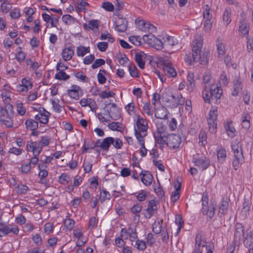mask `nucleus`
<instances>
[{"mask_svg":"<svg viewBox=\"0 0 253 253\" xmlns=\"http://www.w3.org/2000/svg\"><path fill=\"white\" fill-rule=\"evenodd\" d=\"M135 246L136 248L141 251H144L146 248V245L145 241L137 240L135 244Z\"/></svg>","mask_w":253,"mask_h":253,"instance_id":"obj_47","label":"nucleus"},{"mask_svg":"<svg viewBox=\"0 0 253 253\" xmlns=\"http://www.w3.org/2000/svg\"><path fill=\"white\" fill-rule=\"evenodd\" d=\"M136 125L137 126H148L147 120L139 115L137 116Z\"/></svg>","mask_w":253,"mask_h":253,"instance_id":"obj_42","label":"nucleus"},{"mask_svg":"<svg viewBox=\"0 0 253 253\" xmlns=\"http://www.w3.org/2000/svg\"><path fill=\"white\" fill-rule=\"evenodd\" d=\"M232 151H233L235 159L233 161V166L235 169L238 168L239 164L244 162V156L242 153V150L239 143L235 142L231 145Z\"/></svg>","mask_w":253,"mask_h":253,"instance_id":"obj_5","label":"nucleus"},{"mask_svg":"<svg viewBox=\"0 0 253 253\" xmlns=\"http://www.w3.org/2000/svg\"><path fill=\"white\" fill-rule=\"evenodd\" d=\"M97 46L100 51L104 52L107 49L108 44L106 42H99L97 43Z\"/></svg>","mask_w":253,"mask_h":253,"instance_id":"obj_61","label":"nucleus"},{"mask_svg":"<svg viewBox=\"0 0 253 253\" xmlns=\"http://www.w3.org/2000/svg\"><path fill=\"white\" fill-rule=\"evenodd\" d=\"M83 93V90L80 86L77 85H73L71 88L68 90V95L72 98L78 100L80 96Z\"/></svg>","mask_w":253,"mask_h":253,"instance_id":"obj_13","label":"nucleus"},{"mask_svg":"<svg viewBox=\"0 0 253 253\" xmlns=\"http://www.w3.org/2000/svg\"><path fill=\"white\" fill-rule=\"evenodd\" d=\"M177 184H175L174 185L175 190L172 192L171 196V199L173 202H176L180 197V191L181 187V184L177 179Z\"/></svg>","mask_w":253,"mask_h":253,"instance_id":"obj_19","label":"nucleus"},{"mask_svg":"<svg viewBox=\"0 0 253 253\" xmlns=\"http://www.w3.org/2000/svg\"><path fill=\"white\" fill-rule=\"evenodd\" d=\"M19 229L17 226L12 224L5 225L3 227H0V237L6 236L10 233L15 235L18 234Z\"/></svg>","mask_w":253,"mask_h":253,"instance_id":"obj_11","label":"nucleus"},{"mask_svg":"<svg viewBox=\"0 0 253 253\" xmlns=\"http://www.w3.org/2000/svg\"><path fill=\"white\" fill-rule=\"evenodd\" d=\"M202 241V236L200 234H197L195 238V248L193 253H202L200 246Z\"/></svg>","mask_w":253,"mask_h":253,"instance_id":"obj_28","label":"nucleus"},{"mask_svg":"<svg viewBox=\"0 0 253 253\" xmlns=\"http://www.w3.org/2000/svg\"><path fill=\"white\" fill-rule=\"evenodd\" d=\"M167 115V109L164 106L158 108L155 110V117L158 119H163L164 122L166 123L168 122Z\"/></svg>","mask_w":253,"mask_h":253,"instance_id":"obj_17","label":"nucleus"},{"mask_svg":"<svg viewBox=\"0 0 253 253\" xmlns=\"http://www.w3.org/2000/svg\"><path fill=\"white\" fill-rule=\"evenodd\" d=\"M49 144V139L46 137H42L39 143L29 141L27 144V150L32 151L33 154L39 155L42 150L43 146H47Z\"/></svg>","mask_w":253,"mask_h":253,"instance_id":"obj_2","label":"nucleus"},{"mask_svg":"<svg viewBox=\"0 0 253 253\" xmlns=\"http://www.w3.org/2000/svg\"><path fill=\"white\" fill-rule=\"evenodd\" d=\"M10 15L13 19H17L21 16L20 12V9L17 8H14L12 11L10 12Z\"/></svg>","mask_w":253,"mask_h":253,"instance_id":"obj_58","label":"nucleus"},{"mask_svg":"<svg viewBox=\"0 0 253 253\" xmlns=\"http://www.w3.org/2000/svg\"><path fill=\"white\" fill-rule=\"evenodd\" d=\"M100 23V21L98 20H91L88 21V25L87 24L84 23L83 25L84 28L87 30H91L94 31L98 30V27Z\"/></svg>","mask_w":253,"mask_h":253,"instance_id":"obj_18","label":"nucleus"},{"mask_svg":"<svg viewBox=\"0 0 253 253\" xmlns=\"http://www.w3.org/2000/svg\"><path fill=\"white\" fill-rule=\"evenodd\" d=\"M17 193L18 194H25L29 190L28 187L23 184H18L16 186Z\"/></svg>","mask_w":253,"mask_h":253,"instance_id":"obj_35","label":"nucleus"},{"mask_svg":"<svg viewBox=\"0 0 253 253\" xmlns=\"http://www.w3.org/2000/svg\"><path fill=\"white\" fill-rule=\"evenodd\" d=\"M130 75L133 77H138L137 69L134 64H130L128 67Z\"/></svg>","mask_w":253,"mask_h":253,"instance_id":"obj_51","label":"nucleus"},{"mask_svg":"<svg viewBox=\"0 0 253 253\" xmlns=\"http://www.w3.org/2000/svg\"><path fill=\"white\" fill-rule=\"evenodd\" d=\"M75 221L73 219L67 218L64 219V226L69 231L71 230L74 227Z\"/></svg>","mask_w":253,"mask_h":253,"instance_id":"obj_37","label":"nucleus"},{"mask_svg":"<svg viewBox=\"0 0 253 253\" xmlns=\"http://www.w3.org/2000/svg\"><path fill=\"white\" fill-rule=\"evenodd\" d=\"M169 135L165 127H157V131L154 133V136L158 143L162 145L166 142Z\"/></svg>","mask_w":253,"mask_h":253,"instance_id":"obj_9","label":"nucleus"},{"mask_svg":"<svg viewBox=\"0 0 253 253\" xmlns=\"http://www.w3.org/2000/svg\"><path fill=\"white\" fill-rule=\"evenodd\" d=\"M142 207L139 204L134 205L130 209V211L133 213H137L142 210Z\"/></svg>","mask_w":253,"mask_h":253,"instance_id":"obj_64","label":"nucleus"},{"mask_svg":"<svg viewBox=\"0 0 253 253\" xmlns=\"http://www.w3.org/2000/svg\"><path fill=\"white\" fill-rule=\"evenodd\" d=\"M214 210L215 209L213 206H210L206 211L203 210V212L204 214H207L211 218L214 214Z\"/></svg>","mask_w":253,"mask_h":253,"instance_id":"obj_60","label":"nucleus"},{"mask_svg":"<svg viewBox=\"0 0 253 253\" xmlns=\"http://www.w3.org/2000/svg\"><path fill=\"white\" fill-rule=\"evenodd\" d=\"M105 60L103 59H97L95 60L94 63L92 64L91 67L92 69H96L99 66L105 64Z\"/></svg>","mask_w":253,"mask_h":253,"instance_id":"obj_54","label":"nucleus"},{"mask_svg":"<svg viewBox=\"0 0 253 253\" xmlns=\"http://www.w3.org/2000/svg\"><path fill=\"white\" fill-rule=\"evenodd\" d=\"M239 31L243 35L248 34L249 30L247 29V23L245 20H242L240 22Z\"/></svg>","mask_w":253,"mask_h":253,"instance_id":"obj_38","label":"nucleus"},{"mask_svg":"<svg viewBox=\"0 0 253 253\" xmlns=\"http://www.w3.org/2000/svg\"><path fill=\"white\" fill-rule=\"evenodd\" d=\"M229 199L222 200L219 205V212L222 214H224L227 211L229 206Z\"/></svg>","mask_w":253,"mask_h":253,"instance_id":"obj_29","label":"nucleus"},{"mask_svg":"<svg viewBox=\"0 0 253 253\" xmlns=\"http://www.w3.org/2000/svg\"><path fill=\"white\" fill-rule=\"evenodd\" d=\"M135 105L133 102L128 103L125 106V109L129 115H131L134 113Z\"/></svg>","mask_w":253,"mask_h":253,"instance_id":"obj_52","label":"nucleus"},{"mask_svg":"<svg viewBox=\"0 0 253 253\" xmlns=\"http://www.w3.org/2000/svg\"><path fill=\"white\" fill-rule=\"evenodd\" d=\"M216 111H213L212 112H210V117L208 119L207 121L208 125L210 126H216Z\"/></svg>","mask_w":253,"mask_h":253,"instance_id":"obj_24","label":"nucleus"},{"mask_svg":"<svg viewBox=\"0 0 253 253\" xmlns=\"http://www.w3.org/2000/svg\"><path fill=\"white\" fill-rule=\"evenodd\" d=\"M115 95V93L112 91L107 92L106 91H103L98 94L99 97L102 99L113 97Z\"/></svg>","mask_w":253,"mask_h":253,"instance_id":"obj_53","label":"nucleus"},{"mask_svg":"<svg viewBox=\"0 0 253 253\" xmlns=\"http://www.w3.org/2000/svg\"><path fill=\"white\" fill-rule=\"evenodd\" d=\"M13 106L10 104H6L5 106L4 109L0 107V115L6 116L5 119H1L0 120L2 123L1 125H5V126H12L13 123L11 117L13 116Z\"/></svg>","mask_w":253,"mask_h":253,"instance_id":"obj_4","label":"nucleus"},{"mask_svg":"<svg viewBox=\"0 0 253 253\" xmlns=\"http://www.w3.org/2000/svg\"><path fill=\"white\" fill-rule=\"evenodd\" d=\"M63 63L62 64L61 62H59L56 67V70L59 72L55 74V78L59 80H63V70H60L59 67H62Z\"/></svg>","mask_w":253,"mask_h":253,"instance_id":"obj_34","label":"nucleus"},{"mask_svg":"<svg viewBox=\"0 0 253 253\" xmlns=\"http://www.w3.org/2000/svg\"><path fill=\"white\" fill-rule=\"evenodd\" d=\"M76 22L75 18L70 15L64 14V23L67 25L73 26Z\"/></svg>","mask_w":253,"mask_h":253,"instance_id":"obj_36","label":"nucleus"},{"mask_svg":"<svg viewBox=\"0 0 253 253\" xmlns=\"http://www.w3.org/2000/svg\"><path fill=\"white\" fill-rule=\"evenodd\" d=\"M12 8L10 3H2L1 4V11L4 13L8 12Z\"/></svg>","mask_w":253,"mask_h":253,"instance_id":"obj_59","label":"nucleus"},{"mask_svg":"<svg viewBox=\"0 0 253 253\" xmlns=\"http://www.w3.org/2000/svg\"><path fill=\"white\" fill-rule=\"evenodd\" d=\"M217 156L219 161L223 162L226 158V152L223 148H220L217 151Z\"/></svg>","mask_w":253,"mask_h":253,"instance_id":"obj_40","label":"nucleus"},{"mask_svg":"<svg viewBox=\"0 0 253 253\" xmlns=\"http://www.w3.org/2000/svg\"><path fill=\"white\" fill-rule=\"evenodd\" d=\"M141 181L146 186L150 185L152 182V175L150 174H146L143 173L140 174Z\"/></svg>","mask_w":253,"mask_h":253,"instance_id":"obj_31","label":"nucleus"},{"mask_svg":"<svg viewBox=\"0 0 253 253\" xmlns=\"http://www.w3.org/2000/svg\"><path fill=\"white\" fill-rule=\"evenodd\" d=\"M253 244V236L250 235V234H248L247 235L246 237L245 238V240H244V246L246 247H248L251 244Z\"/></svg>","mask_w":253,"mask_h":253,"instance_id":"obj_56","label":"nucleus"},{"mask_svg":"<svg viewBox=\"0 0 253 253\" xmlns=\"http://www.w3.org/2000/svg\"><path fill=\"white\" fill-rule=\"evenodd\" d=\"M181 142V137L179 134H170L168 135L166 142L167 145L171 149H177Z\"/></svg>","mask_w":253,"mask_h":253,"instance_id":"obj_8","label":"nucleus"},{"mask_svg":"<svg viewBox=\"0 0 253 253\" xmlns=\"http://www.w3.org/2000/svg\"><path fill=\"white\" fill-rule=\"evenodd\" d=\"M135 60L140 69H143L144 68L145 62L142 59V55L141 54L136 53L135 55Z\"/></svg>","mask_w":253,"mask_h":253,"instance_id":"obj_32","label":"nucleus"},{"mask_svg":"<svg viewBox=\"0 0 253 253\" xmlns=\"http://www.w3.org/2000/svg\"><path fill=\"white\" fill-rule=\"evenodd\" d=\"M194 75L192 72H189L187 75V86L192 90L195 86Z\"/></svg>","mask_w":253,"mask_h":253,"instance_id":"obj_26","label":"nucleus"},{"mask_svg":"<svg viewBox=\"0 0 253 253\" xmlns=\"http://www.w3.org/2000/svg\"><path fill=\"white\" fill-rule=\"evenodd\" d=\"M74 55L73 47L71 45L64 47V61L70 60Z\"/></svg>","mask_w":253,"mask_h":253,"instance_id":"obj_22","label":"nucleus"},{"mask_svg":"<svg viewBox=\"0 0 253 253\" xmlns=\"http://www.w3.org/2000/svg\"><path fill=\"white\" fill-rule=\"evenodd\" d=\"M100 197L101 202H103L106 200H109L111 199V195L110 193L105 189H103L100 194Z\"/></svg>","mask_w":253,"mask_h":253,"instance_id":"obj_46","label":"nucleus"},{"mask_svg":"<svg viewBox=\"0 0 253 253\" xmlns=\"http://www.w3.org/2000/svg\"><path fill=\"white\" fill-rule=\"evenodd\" d=\"M163 222V220H161V222L160 221L157 222L155 221L153 223L152 226V231L155 234H159L162 232L163 230L162 225Z\"/></svg>","mask_w":253,"mask_h":253,"instance_id":"obj_30","label":"nucleus"},{"mask_svg":"<svg viewBox=\"0 0 253 253\" xmlns=\"http://www.w3.org/2000/svg\"><path fill=\"white\" fill-rule=\"evenodd\" d=\"M139 25L142 26L141 30L145 32H147L150 28L151 24L148 22H145L143 20H140L138 22Z\"/></svg>","mask_w":253,"mask_h":253,"instance_id":"obj_45","label":"nucleus"},{"mask_svg":"<svg viewBox=\"0 0 253 253\" xmlns=\"http://www.w3.org/2000/svg\"><path fill=\"white\" fill-rule=\"evenodd\" d=\"M43 111H45L46 114L41 113L39 115H37L35 116V119L36 120L39 121L41 123L46 124L48 121V115L49 113L44 109H43Z\"/></svg>","mask_w":253,"mask_h":253,"instance_id":"obj_23","label":"nucleus"},{"mask_svg":"<svg viewBox=\"0 0 253 253\" xmlns=\"http://www.w3.org/2000/svg\"><path fill=\"white\" fill-rule=\"evenodd\" d=\"M163 68L165 75L169 78L174 77L177 75L176 72L171 63H164Z\"/></svg>","mask_w":253,"mask_h":253,"instance_id":"obj_15","label":"nucleus"},{"mask_svg":"<svg viewBox=\"0 0 253 253\" xmlns=\"http://www.w3.org/2000/svg\"><path fill=\"white\" fill-rule=\"evenodd\" d=\"M102 7L106 10L110 12L113 11L114 9L113 4L111 2L108 1L103 2L102 4Z\"/></svg>","mask_w":253,"mask_h":253,"instance_id":"obj_49","label":"nucleus"},{"mask_svg":"<svg viewBox=\"0 0 253 253\" xmlns=\"http://www.w3.org/2000/svg\"><path fill=\"white\" fill-rule=\"evenodd\" d=\"M195 166L199 169L204 170L207 169L210 165V161L209 158L204 157V158L195 159L194 160Z\"/></svg>","mask_w":253,"mask_h":253,"instance_id":"obj_16","label":"nucleus"},{"mask_svg":"<svg viewBox=\"0 0 253 253\" xmlns=\"http://www.w3.org/2000/svg\"><path fill=\"white\" fill-rule=\"evenodd\" d=\"M114 142V138L108 137L103 139V141L100 145V147L104 150L108 151L109 148Z\"/></svg>","mask_w":253,"mask_h":253,"instance_id":"obj_21","label":"nucleus"},{"mask_svg":"<svg viewBox=\"0 0 253 253\" xmlns=\"http://www.w3.org/2000/svg\"><path fill=\"white\" fill-rule=\"evenodd\" d=\"M164 43V46L165 45L166 46H173L174 44V42L173 41V38L171 37L168 36L166 38V39L165 40Z\"/></svg>","mask_w":253,"mask_h":253,"instance_id":"obj_57","label":"nucleus"},{"mask_svg":"<svg viewBox=\"0 0 253 253\" xmlns=\"http://www.w3.org/2000/svg\"><path fill=\"white\" fill-rule=\"evenodd\" d=\"M192 47V57L194 62H199L201 64L206 65L208 63L209 52H203L201 55V49L203 47V43L200 41L197 40L193 41Z\"/></svg>","mask_w":253,"mask_h":253,"instance_id":"obj_1","label":"nucleus"},{"mask_svg":"<svg viewBox=\"0 0 253 253\" xmlns=\"http://www.w3.org/2000/svg\"><path fill=\"white\" fill-rule=\"evenodd\" d=\"M217 50L219 55H223L225 53V48L222 45V42L219 38H217L216 40Z\"/></svg>","mask_w":253,"mask_h":253,"instance_id":"obj_39","label":"nucleus"},{"mask_svg":"<svg viewBox=\"0 0 253 253\" xmlns=\"http://www.w3.org/2000/svg\"><path fill=\"white\" fill-rule=\"evenodd\" d=\"M129 41L135 45L139 46L141 44V38L138 36L130 37Z\"/></svg>","mask_w":253,"mask_h":253,"instance_id":"obj_48","label":"nucleus"},{"mask_svg":"<svg viewBox=\"0 0 253 253\" xmlns=\"http://www.w3.org/2000/svg\"><path fill=\"white\" fill-rule=\"evenodd\" d=\"M244 236V227L240 222L235 224V230L234 232V242L235 244L240 243L241 240Z\"/></svg>","mask_w":253,"mask_h":253,"instance_id":"obj_10","label":"nucleus"},{"mask_svg":"<svg viewBox=\"0 0 253 253\" xmlns=\"http://www.w3.org/2000/svg\"><path fill=\"white\" fill-rule=\"evenodd\" d=\"M242 84L241 82L239 81V79L235 80L234 81V91L232 94L233 96H236L238 95L239 92L242 90Z\"/></svg>","mask_w":253,"mask_h":253,"instance_id":"obj_33","label":"nucleus"},{"mask_svg":"<svg viewBox=\"0 0 253 253\" xmlns=\"http://www.w3.org/2000/svg\"><path fill=\"white\" fill-rule=\"evenodd\" d=\"M142 39L145 43L157 50H161L164 48L163 42L151 34L144 35Z\"/></svg>","mask_w":253,"mask_h":253,"instance_id":"obj_6","label":"nucleus"},{"mask_svg":"<svg viewBox=\"0 0 253 253\" xmlns=\"http://www.w3.org/2000/svg\"><path fill=\"white\" fill-rule=\"evenodd\" d=\"M225 131L227 134L231 138H233L237 134L235 127H225Z\"/></svg>","mask_w":253,"mask_h":253,"instance_id":"obj_55","label":"nucleus"},{"mask_svg":"<svg viewBox=\"0 0 253 253\" xmlns=\"http://www.w3.org/2000/svg\"><path fill=\"white\" fill-rule=\"evenodd\" d=\"M112 144L115 148L119 149H121L123 146V142L119 138H116V139H114V142L112 143Z\"/></svg>","mask_w":253,"mask_h":253,"instance_id":"obj_62","label":"nucleus"},{"mask_svg":"<svg viewBox=\"0 0 253 253\" xmlns=\"http://www.w3.org/2000/svg\"><path fill=\"white\" fill-rule=\"evenodd\" d=\"M172 97L175 101V103L173 104V106H177L178 105L184 104V99L183 98L181 94L177 95V96L172 95Z\"/></svg>","mask_w":253,"mask_h":253,"instance_id":"obj_41","label":"nucleus"},{"mask_svg":"<svg viewBox=\"0 0 253 253\" xmlns=\"http://www.w3.org/2000/svg\"><path fill=\"white\" fill-rule=\"evenodd\" d=\"M109 106V110L107 109V111L110 116L112 114H115L116 116H118L120 115V112L118 109V108L117 106V105L115 103H109L105 105V108H108Z\"/></svg>","mask_w":253,"mask_h":253,"instance_id":"obj_20","label":"nucleus"},{"mask_svg":"<svg viewBox=\"0 0 253 253\" xmlns=\"http://www.w3.org/2000/svg\"><path fill=\"white\" fill-rule=\"evenodd\" d=\"M209 89L211 101L213 102L214 103H219L220 102V97L223 93L221 87L217 85L211 84Z\"/></svg>","mask_w":253,"mask_h":253,"instance_id":"obj_7","label":"nucleus"},{"mask_svg":"<svg viewBox=\"0 0 253 253\" xmlns=\"http://www.w3.org/2000/svg\"><path fill=\"white\" fill-rule=\"evenodd\" d=\"M77 8L81 11H85V6H88L89 4L84 1V0H82L81 1H77Z\"/></svg>","mask_w":253,"mask_h":253,"instance_id":"obj_50","label":"nucleus"},{"mask_svg":"<svg viewBox=\"0 0 253 253\" xmlns=\"http://www.w3.org/2000/svg\"><path fill=\"white\" fill-rule=\"evenodd\" d=\"M223 20L226 22V25H228L231 22L230 12L226 10L223 14Z\"/></svg>","mask_w":253,"mask_h":253,"instance_id":"obj_63","label":"nucleus"},{"mask_svg":"<svg viewBox=\"0 0 253 253\" xmlns=\"http://www.w3.org/2000/svg\"><path fill=\"white\" fill-rule=\"evenodd\" d=\"M250 210V206L249 201H245L243 203V207L241 210V215L244 218H246L247 215L249 214Z\"/></svg>","mask_w":253,"mask_h":253,"instance_id":"obj_27","label":"nucleus"},{"mask_svg":"<svg viewBox=\"0 0 253 253\" xmlns=\"http://www.w3.org/2000/svg\"><path fill=\"white\" fill-rule=\"evenodd\" d=\"M209 87L207 85H205L204 87V89L202 92V95L204 101L206 103H210L211 101V98L210 97V94H209Z\"/></svg>","mask_w":253,"mask_h":253,"instance_id":"obj_25","label":"nucleus"},{"mask_svg":"<svg viewBox=\"0 0 253 253\" xmlns=\"http://www.w3.org/2000/svg\"><path fill=\"white\" fill-rule=\"evenodd\" d=\"M143 110L148 116H152L153 114L152 106L149 103H145L144 104Z\"/></svg>","mask_w":253,"mask_h":253,"instance_id":"obj_43","label":"nucleus"},{"mask_svg":"<svg viewBox=\"0 0 253 253\" xmlns=\"http://www.w3.org/2000/svg\"><path fill=\"white\" fill-rule=\"evenodd\" d=\"M128 22L126 19L118 18L115 22V29L119 32H125L127 27Z\"/></svg>","mask_w":253,"mask_h":253,"instance_id":"obj_14","label":"nucleus"},{"mask_svg":"<svg viewBox=\"0 0 253 253\" xmlns=\"http://www.w3.org/2000/svg\"><path fill=\"white\" fill-rule=\"evenodd\" d=\"M157 201L154 200L149 201L146 213H144L146 218H150L155 212L157 211Z\"/></svg>","mask_w":253,"mask_h":253,"instance_id":"obj_12","label":"nucleus"},{"mask_svg":"<svg viewBox=\"0 0 253 253\" xmlns=\"http://www.w3.org/2000/svg\"><path fill=\"white\" fill-rule=\"evenodd\" d=\"M211 8L210 6L206 4L205 5V10L203 12V17L205 20L211 19L212 15L210 13Z\"/></svg>","mask_w":253,"mask_h":253,"instance_id":"obj_44","label":"nucleus"},{"mask_svg":"<svg viewBox=\"0 0 253 253\" xmlns=\"http://www.w3.org/2000/svg\"><path fill=\"white\" fill-rule=\"evenodd\" d=\"M148 127H134L135 135L141 146L140 153L143 157L147 154V149L145 147L143 138L147 135Z\"/></svg>","mask_w":253,"mask_h":253,"instance_id":"obj_3","label":"nucleus"}]
</instances>
